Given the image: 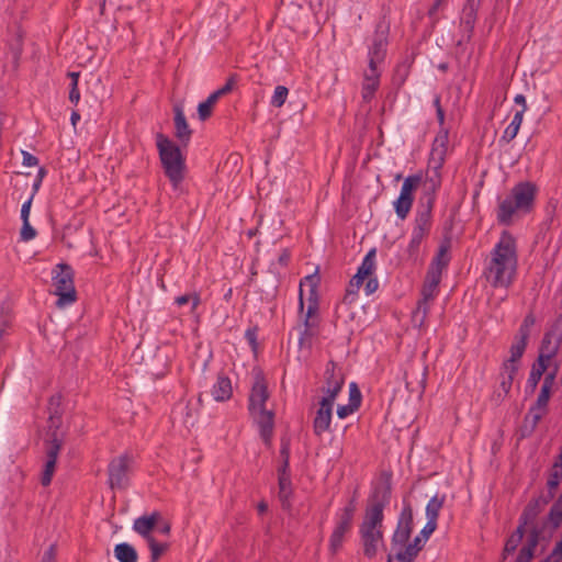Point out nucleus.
Instances as JSON below:
<instances>
[{
	"label": "nucleus",
	"mask_w": 562,
	"mask_h": 562,
	"mask_svg": "<svg viewBox=\"0 0 562 562\" xmlns=\"http://www.w3.org/2000/svg\"><path fill=\"white\" fill-rule=\"evenodd\" d=\"M391 497L392 473L383 471L372 485L359 525L363 555L370 560L376 557L380 547L384 548V509L390 505Z\"/></svg>",
	"instance_id": "1"
},
{
	"label": "nucleus",
	"mask_w": 562,
	"mask_h": 562,
	"mask_svg": "<svg viewBox=\"0 0 562 562\" xmlns=\"http://www.w3.org/2000/svg\"><path fill=\"white\" fill-rule=\"evenodd\" d=\"M516 240L510 233L504 231L499 241L491 251V260L486 268V279L493 288H509L517 273Z\"/></svg>",
	"instance_id": "2"
},
{
	"label": "nucleus",
	"mask_w": 562,
	"mask_h": 562,
	"mask_svg": "<svg viewBox=\"0 0 562 562\" xmlns=\"http://www.w3.org/2000/svg\"><path fill=\"white\" fill-rule=\"evenodd\" d=\"M414 528L413 508L408 502L403 503L395 530L391 538L390 553L386 562H414L418 555L419 541L408 543Z\"/></svg>",
	"instance_id": "3"
},
{
	"label": "nucleus",
	"mask_w": 562,
	"mask_h": 562,
	"mask_svg": "<svg viewBox=\"0 0 562 562\" xmlns=\"http://www.w3.org/2000/svg\"><path fill=\"white\" fill-rule=\"evenodd\" d=\"M538 187L531 181H521L513 187L505 198H498L496 218L498 224L509 226L516 213L528 214L535 207Z\"/></svg>",
	"instance_id": "4"
},
{
	"label": "nucleus",
	"mask_w": 562,
	"mask_h": 562,
	"mask_svg": "<svg viewBox=\"0 0 562 562\" xmlns=\"http://www.w3.org/2000/svg\"><path fill=\"white\" fill-rule=\"evenodd\" d=\"M156 146L165 175L176 189L183 181L186 173V158L181 154L180 145L173 143L162 133H158Z\"/></svg>",
	"instance_id": "5"
},
{
	"label": "nucleus",
	"mask_w": 562,
	"mask_h": 562,
	"mask_svg": "<svg viewBox=\"0 0 562 562\" xmlns=\"http://www.w3.org/2000/svg\"><path fill=\"white\" fill-rule=\"evenodd\" d=\"M535 324L536 316L532 312H529L525 316L518 328V331L514 336L512 346L509 348L510 356L503 361L499 372L508 374L510 378L515 379L520 367V359L522 358L528 345L531 328Z\"/></svg>",
	"instance_id": "6"
},
{
	"label": "nucleus",
	"mask_w": 562,
	"mask_h": 562,
	"mask_svg": "<svg viewBox=\"0 0 562 562\" xmlns=\"http://www.w3.org/2000/svg\"><path fill=\"white\" fill-rule=\"evenodd\" d=\"M535 324L536 316L532 312H529L525 316L518 328V331L514 336L512 346L509 348L510 356L503 361L499 372L508 374L510 378L515 379L520 367V359L522 358L528 345L531 328Z\"/></svg>",
	"instance_id": "7"
},
{
	"label": "nucleus",
	"mask_w": 562,
	"mask_h": 562,
	"mask_svg": "<svg viewBox=\"0 0 562 562\" xmlns=\"http://www.w3.org/2000/svg\"><path fill=\"white\" fill-rule=\"evenodd\" d=\"M74 277V269L68 263H58L53 270V285L55 288L53 293L58 296L56 306L59 308L77 301Z\"/></svg>",
	"instance_id": "8"
},
{
	"label": "nucleus",
	"mask_w": 562,
	"mask_h": 562,
	"mask_svg": "<svg viewBox=\"0 0 562 562\" xmlns=\"http://www.w3.org/2000/svg\"><path fill=\"white\" fill-rule=\"evenodd\" d=\"M133 462V456L127 452L110 461L108 465V483L111 490H125L128 486V474Z\"/></svg>",
	"instance_id": "9"
},
{
	"label": "nucleus",
	"mask_w": 562,
	"mask_h": 562,
	"mask_svg": "<svg viewBox=\"0 0 562 562\" xmlns=\"http://www.w3.org/2000/svg\"><path fill=\"white\" fill-rule=\"evenodd\" d=\"M324 397L336 401V397L341 392L342 386L345 384V375L341 373L340 370L337 369V363L334 360H329L326 363L324 371Z\"/></svg>",
	"instance_id": "10"
},
{
	"label": "nucleus",
	"mask_w": 562,
	"mask_h": 562,
	"mask_svg": "<svg viewBox=\"0 0 562 562\" xmlns=\"http://www.w3.org/2000/svg\"><path fill=\"white\" fill-rule=\"evenodd\" d=\"M440 281H441V277L439 276L437 269L435 271L434 270L427 271L425 281H424V284L422 288L423 299L418 301L417 310L414 315V317H416L420 313V311L423 312L420 325L423 324V322L426 317V314L428 312V301H430L435 297L437 288H438Z\"/></svg>",
	"instance_id": "11"
},
{
	"label": "nucleus",
	"mask_w": 562,
	"mask_h": 562,
	"mask_svg": "<svg viewBox=\"0 0 562 562\" xmlns=\"http://www.w3.org/2000/svg\"><path fill=\"white\" fill-rule=\"evenodd\" d=\"M267 381L261 372L255 375L251 391L248 398V411L254 415L257 409L266 408V402L269 400Z\"/></svg>",
	"instance_id": "12"
},
{
	"label": "nucleus",
	"mask_w": 562,
	"mask_h": 562,
	"mask_svg": "<svg viewBox=\"0 0 562 562\" xmlns=\"http://www.w3.org/2000/svg\"><path fill=\"white\" fill-rule=\"evenodd\" d=\"M353 518L341 513L337 514L336 526L329 538V551L333 554H336L341 549L345 536L352 529Z\"/></svg>",
	"instance_id": "13"
},
{
	"label": "nucleus",
	"mask_w": 562,
	"mask_h": 562,
	"mask_svg": "<svg viewBox=\"0 0 562 562\" xmlns=\"http://www.w3.org/2000/svg\"><path fill=\"white\" fill-rule=\"evenodd\" d=\"M335 401L322 397L319 401V407L316 411V415L313 420V430L317 437H321L324 432L329 431L333 406Z\"/></svg>",
	"instance_id": "14"
},
{
	"label": "nucleus",
	"mask_w": 562,
	"mask_h": 562,
	"mask_svg": "<svg viewBox=\"0 0 562 562\" xmlns=\"http://www.w3.org/2000/svg\"><path fill=\"white\" fill-rule=\"evenodd\" d=\"M259 428V435L267 447L271 446L274 429V412L267 408L257 409L252 415Z\"/></svg>",
	"instance_id": "15"
},
{
	"label": "nucleus",
	"mask_w": 562,
	"mask_h": 562,
	"mask_svg": "<svg viewBox=\"0 0 562 562\" xmlns=\"http://www.w3.org/2000/svg\"><path fill=\"white\" fill-rule=\"evenodd\" d=\"M438 164L434 167L432 175H427L423 183V196L420 198V204L429 207H434L436 201V192L441 186V175L439 172Z\"/></svg>",
	"instance_id": "16"
},
{
	"label": "nucleus",
	"mask_w": 562,
	"mask_h": 562,
	"mask_svg": "<svg viewBox=\"0 0 562 562\" xmlns=\"http://www.w3.org/2000/svg\"><path fill=\"white\" fill-rule=\"evenodd\" d=\"M173 113L175 137L178 139L180 146L187 147L191 140L193 131L188 124L182 105H175Z\"/></svg>",
	"instance_id": "17"
},
{
	"label": "nucleus",
	"mask_w": 562,
	"mask_h": 562,
	"mask_svg": "<svg viewBox=\"0 0 562 562\" xmlns=\"http://www.w3.org/2000/svg\"><path fill=\"white\" fill-rule=\"evenodd\" d=\"M389 25L380 22L376 24L375 32L372 38V44L369 47L368 55L375 56V59H385L389 37Z\"/></svg>",
	"instance_id": "18"
},
{
	"label": "nucleus",
	"mask_w": 562,
	"mask_h": 562,
	"mask_svg": "<svg viewBox=\"0 0 562 562\" xmlns=\"http://www.w3.org/2000/svg\"><path fill=\"white\" fill-rule=\"evenodd\" d=\"M549 503L550 502L546 499L542 495L531 498L525 506L521 515L519 516V522H522L524 525H527L529 527L537 526L536 520L538 516L541 514V512Z\"/></svg>",
	"instance_id": "19"
},
{
	"label": "nucleus",
	"mask_w": 562,
	"mask_h": 562,
	"mask_svg": "<svg viewBox=\"0 0 562 562\" xmlns=\"http://www.w3.org/2000/svg\"><path fill=\"white\" fill-rule=\"evenodd\" d=\"M432 209L425 205H419L414 220V233L428 236L432 226Z\"/></svg>",
	"instance_id": "20"
},
{
	"label": "nucleus",
	"mask_w": 562,
	"mask_h": 562,
	"mask_svg": "<svg viewBox=\"0 0 562 562\" xmlns=\"http://www.w3.org/2000/svg\"><path fill=\"white\" fill-rule=\"evenodd\" d=\"M477 11L479 9L474 8H462L461 16H460V26L463 30V36L462 40L458 42V46L462 44V42H470L473 36L474 26L477 19Z\"/></svg>",
	"instance_id": "21"
},
{
	"label": "nucleus",
	"mask_w": 562,
	"mask_h": 562,
	"mask_svg": "<svg viewBox=\"0 0 562 562\" xmlns=\"http://www.w3.org/2000/svg\"><path fill=\"white\" fill-rule=\"evenodd\" d=\"M159 518V512H154L149 516L144 515L138 517L134 520L133 529L147 541L148 539L154 538L151 536V531L155 529Z\"/></svg>",
	"instance_id": "22"
},
{
	"label": "nucleus",
	"mask_w": 562,
	"mask_h": 562,
	"mask_svg": "<svg viewBox=\"0 0 562 562\" xmlns=\"http://www.w3.org/2000/svg\"><path fill=\"white\" fill-rule=\"evenodd\" d=\"M449 142V131L446 127H440L431 148V159L437 161L438 167H442L445 156L447 154V146Z\"/></svg>",
	"instance_id": "23"
},
{
	"label": "nucleus",
	"mask_w": 562,
	"mask_h": 562,
	"mask_svg": "<svg viewBox=\"0 0 562 562\" xmlns=\"http://www.w3.org/2000/svg\"><path fill=\"white\" fill-rule=\"evenodd\" d=\"M212 395L216 402H225L232 397V382L224 373H218L216 383L212 387Z\"/></svg>",
	"instance_id": "24"
},
{
	"label": "nucleus",
	"mask_w": 562,
	"mask_h": 562,
	"mask_svg": "<svg viewBox=\"0 0 562 562\" xmlns=\"http://www.w3.org/2000/svg\"><path fill=\"white\" fill-rule=\"evenodd\" d=\"M58 428L57 425H55ZM63 448V439L58 438L57 429L49 431L44 440V452L47 461L57 462V458Z\"/></svg>",
	"instance_id": "25"
},
{
	"label": "nucleus",
	"mask_w": 562,
	"mask_h": 562,
	"mask_svg": "<svg viewBox=\"0 0 562 562\" xmlns=\"http://www.w3.org/2000/svg\"><path fill=\"white\" fill-rule=\"evenodd\" d=\"M414 54H412L411 56H406L402 61H400L396 65L392 76V83L397 89L402 88L405 81L407 80L412 65L414 64Z\"/></svg>",
	"instance_id": "26"
},
{
	"label": "nucleus",
	"mask_w": 562,
	"mask_h": 562,
	"mask_svg": "<svg viewBox=\"0 0 562 562\" xmlns=\"http://www.w3.org/2000/svg\"><path fill=\"white\" fill-rule=\"evenodd\" d=\"M562 525V493L554 499L543 520V528L555 531Z\"/></svg>",
	"instance_id": "27"
},
{
	"label": "nucleus",
	"mask_w": 562,
	"mask_h": 562,
	"mask_svg": "<svg viewBox=\"0 0 562 562\" xmlns=\"http://www.w3.org/2000/svg\"><path fill=\"white\" fill-rule=\"evenodd\" d=\"M560 346L561 342L544 334L540 342L539 356L537 359H542L543 362L549 363V361L558 355Z\"/></svg>",
	"instance_id": "28"
},
{
	"label": "nucleus",
	"mask_w": 562,
	"mask_h": 562,
	"mask_svg": "<svg viewBox=\"0 0 562 562\" xmlns=\"http://www.w3.org/2000/svg\"><path fill=\"white\" fill-rule=\"evenodd\" d=\"M375 254L376 249H370L364 256L362 263L359 266L356 273V282L359 280H367V278L371 277L375 270Z\"/></svg>",
	"instance_id": "29"
},
{
	"label": "nucleus",
	"mask_w": 562,
	"mask_h": 562,
	"mask_svg": "<svg viewBox=\"0 0 562 562\" xmlns=\"http://www.w3.org/2000/svg\"><path fill=\"white\" fill-rule=\"evenodd\" d=\"M549 363L543 362L542 359H537L536 362L531 366V370L529 373V378L527 380L526 391L532 393L537 389L538 383L540 382L542 375L547 371Z\"/></svg>",
	"instance_id": "30"
},
{
	"label": "nucleus",
	"mask_w": 562,
	"mask_h": 562,
	"mask_svg": "<svg viewBox=\"0 0 562 562\" xmlns=\"http://www.w3.org/2000/svg\"><path fill=\"white\" fill-rule=\"evenodd\" d=\"M449 248H450L449 240H447L446 243H443L439 246V249H438L436 256L434 257V259L428 268V271H431V270L435 271L437 269L439 276L441 277L442 270L449 265V261H450V258L448 256Z\"/></svg>",
	"instance_id": "31"
},
{
	"label": "nucleus",
	"mask_w": 562,
	"mask_h": 562,
	"mask_svg": "<svg viewBox=\"0 0 562 562\" xmlns=\"http://www.w3.org/2000/svg\"><path fill=\"white\" fill-rule=\"evenodd\" d=\"M551 397V390L547 386H541L540 393L536 402L529 408V415L541 414V418L547 415L549 408V401Z\"/></svg>",
	"instance_id": "32"
},
{
	"label": "nucleus",
	"mask_w": 562,
	"mask_h": 562,
	"mask_svg": "<svg viewBox=\"0 0 562 562\" xmlns=\"http://www.w3.org/2000/svg\"><path fill=\"white\" fill-rule=\"evenodd\" d=\"M426 236L412 232L411 240L406 248L407 260L413 265L422 261L420 259V245Z\"/></svg>",
	"instance_id": "33"
},
{
	"label": "nucleus",
	"mask_w": 562,
	"mask_h": 562,
	"mask_svg": "<svg viewBox=\"0 0 562 562\" xmlns=\"http://www.w3.org/2000/svg\"><path fill=\"white\" fill-rule=\"evenodd\" d=\"M114 557L119 562H137L138 560L136 549L126 542L119 543L114 547Z\"/></svg>",
	"instance_id": "34"
},
{
	"label": "nucleus",
	"mask_w": 562,
	"mask_h": 562,
	"mask_svg": "<svg viewBox=\"0 0 562 562\" xmlns=\"http://www.w3.org/2000/svg\"><path fill=\"white\" fill-rule=\"evenodd\" d=\"M290 451H291V440L288 437H282L280 439V464L277 469L278 473H291L290 471Z\"/></svg>",
	"instance_id": "35"
},
{
	"label": "nucleus",
	"mask_w": 562,
	"mask_h": 562,
	"mask_svg": "<svg viewBox=\"0 0 562 562\" xmlns=\"http://www.w3.org/2000/svg\"><path fill=\"white\" fill-rule=\"evenodd\" d=\"M561 480H562V469H557L554 467H551L549 477L547 481L548 492L546 495L541 494L549 502L554 499L557 490L559 488Z\"/></svg>",
	"instance_id": "36"
},
{
	"label": "nucleus",
	"mask_w": 562,
	"mask_h": 562,
	"mask_svg": "<svg viewBox=\"0 0 562 562\" xmlns=\"http://www.w3.org/2000/svg\"><path fill=\"white\" fill-rule=\"evenodd\" d=\"M541 419H542L541 414L537 413V414L529 415V412H528L524 417L521 426L519 427V430H518L519 438L524 439V438L530 437L535 432V430Z\"/></svg>",
	"instance_id": "37"
},
{
	"label": "nucleus",
	"mask_w": 562,
	"mask_h": 562,
	"mask_svg": "<svg viewBox=\"0 0 562 562\" xmlns=\"http://www.w3.org/2000/svg\"><path fill=\"white\" fill-rule=\"evenodd\" d=\"M547 528H543V525L541 527L539 526H532L529 528V533L527 538V542L525 546L521 547V549L532 552L535 554V551L541 540L542 532Z\"/></svg>",
	"instance_id": "38"
},
{
	"label": "nucleus",
	"mask_w": 562,
	"mask_h": 562,
	"mask_svg": "<svg viewBox=\"0 0 562 562\" xmlns=\"http://www.w3.org/2000/svg\"><path fill=\"white\" fill-rule=\"evenodd\" d=\"M446 496L435 495L430 498L426 506V517L428 520L437 521L439 517V513L445 504Z\"/></svg>",
	"instance_id": "39"
},
{
	"label": "nucleus",
	"mask_w": 562,
	"mask_h": 562,
	"mask_svg": "<svg viewBox=\"0 0 562 562\" xmlns=\"http://www.w3.org/2000/svg\"><path fill=\"white\" fill-rule=\"evenodd\" d=\"M414 203V198H407L404 194L398 195V198L394 201V210L398 218L405 220L411 212V209Z\"/></svg>",
	"instance_id": "40"
},
{
	"label": "nucleus",
	"mask_w": 562,
	"mask_h": 562,
	"mask_svg": "<svg viewBox=\"0 0 562 562\" xmlns=\"http://www.w3.org/2000/svg\"><path fill=\"white\" fill-rule=\"evenodd\" d=\"M437 521H434V520H428L427 519V522L426 525L424 526V528L422 529V531L419 532L418 536H416L413 541H409L408 540V543H415L417 542V540L419 541V544L417 546L418 547V553L423 550V548L425 547L426 544V541L428 540V538L435 532V530L437 529Z\"/></svg>",
	"instance_id": "41"
},
{
	"label": "nucleus",
	"mask_w": 562,
	"mask_h": 562,
	"mask_svg": "<svg viewBox=\"0 0 562 562\" xmlns=\"http://www.w3.org/2000/svg\"><path fill=\"white\" fill-rule=\"evenodd\" d=\"M217 101L218 99L211 93L205 101L199 103L198 115L200 121L204 122L212 116L213 108Z\"/></svg>",
	"instance_id": "42"
},
{
	"label": "nucleus",
	"mask_w": 562,
	"mask_h": 562,
	"mask_svg": "<svg viewBox=\"0 0 562 562\" xmlns=\"http://www.w3.org/2000/svg\"><path fill=\"white\" fill-rule=\"evenodd\" d=\"M422 183V176L420 175H412L408 176L402 186L401 194L406 195L407 198H414V193Z\"/></svg>",
	"instance_id": "43"
},
{
	"label": "nucleus",
	"mask_w": 562,
	"mask_h": 562,
	"mask_svg": "<svg viewBox=\"0 0 562 562\" xmlns=\"http://www.w3.org/2000/svg\"><path fill=\"white\" fill-rule=\"evenodd\" d=\"M148 547L150 549V561L157 562L164 552L168 549L167 543H159L155 538H150L147 540Z\"/></svg>",
	"instance_id": "44"
},
{
	"label": "nucleus",
	"mask_w": 562,
	"mask_h": 562,
	"mask_svg": "<svg viewBox=\"0 0 562 562\" xmlns=\"http://www.w3.org/2000/svg\"><path fill=\"white\" fill-rule=\"evenodd\" d=\"M548 337L562 344V314H560L544 333Z\"/></svg>",
	"instance_id": "45"
},
{
	"label": "nucleus",
	"mask_w": 562,
	"mask_h": 562,
	"mask_svg": "<svg viewBox=\"0 0 562 562\" xmlns=\"http://www.w3.org/2000/svg\"><path fill=\"white\" fill-rule=\"evenodd\" d=\"M289 89L284 86H277L271 98V105L274 108H281L288 98Z\"/></svg>",
	"instance_id": "46"
},
{
	"label": "nucleus",
	"mask_w": 562,
	"mask_h": 562,
	"mask_svg": "<svg viewBox=\"0 0 562 562\" xmlns=\"http://www.w3.org/2000/svg\"><path fill=\"white\" fill-rule=\"evenodd\" d=\"M237 79H238L237 74H232V75L227 78V80H226L225 85H224L223 87H221L220 89L215 90V91L213 92V94H214L218 100H220L222 97L227 95L228 93H231V92L234 90V88H235V86H236V83H237Z\"/></svg>",
	"instance_id": "47"
},
{
	"label": "nucleus",
	"mask_w": 562,
	"mask_h": 562,
	"mask_svg": "<svg viewBox=\"0 0 562 562\" xmlns=\"http://www.w3.org/2000/svg\"><path fill=\"white\" fill-rule=\"evenodd\" d=\"M364 280H359V282H356V274L351 278L349 281V284L346 289V294L344 297L345 302H353L356 300V296L358 295V291L360 286L363 284Z\"/></svg>",
	"instance_id": "48"
},
{
	"label": "nucleus",
	"mask_w": 562,
	"mask_h": 562,
	"mask_svg": "<svg viewBox=\"0 0 562 562\" xmlns=\"http://www.w3.org/2000/svg\"><path fill=\"white\" fill-rule=\"evenodd\" d=\"M56 463L53 461L45 460L44 468L41 475V484L43 486H48L52 483L55 470H56Z\"/></svg>",
	"instance_id": "49"
},
{
	"label": "nucleus",
	"mask_w": 562,
	"mask_h": 562,
	"mask_svg": "<svg viewBox=\"0 0 562 562\" xmlns=\"http://www.w3.org/2000/svg\"><path fill=\"white\" fill-rule=\"evenodd\" d=\"M380 87V82H362L361 98L363 102L369 103L374 98L376 90Z\"/></svg>",
	"instance_id": "50"
},
{
	"label": "nucleus",
	"mask_w": 562,
	"mask_h": 562,
	"mask_svg": "<svg viewBox=\"0 0 562 562\" xmlns=\"http://www.w3.org/2000/svg\"><path fill=\"white\" fill-rule=\"evenodd\" d=\"M308 306L307 312L304 318V327H312L313 323L311 322V318L315 315V313L318 310V296H311L308 295Z\"/></svg>",
	"instance_id": "51"
},
{
	"label": "nucleus",
	"mask_w": 562,
	"mask_h": 562,
	"mask_svg": "<svg viewBox=\"0 0 562 562\" xmlns=\"http://www.w3.org/2000/svg\"><path fill=\"white\" fill-rule=\"evenodd\" d=\"M519 128L520 127L517 124L510 122L498 140L499 145L503 146L509 144L517 136Z\"/></svg>",
	"instance_id": "52"
},
{
	"label": "nucleus",
	"mask_w": 562,
	"mask_h": 562,
	"mask_svg": "<svg viewBox=\"0 0 562 562\" xmlns=\"http://www.w3.org/2000/svg\"><path fill=\"white\" fill-rule=\"evenodd\" d=\"M520 544V541L516 538H512L510 536L506 539L505 546L503 548L502 554H501V562H505L508 555L513 554L518 546Z\"/></svg>",
	"instance_id": "53"
},
{
	"label": "nucleus",
	"mask_w": 562,
	"mask_h": 562,
	"mask_svg": "<svg viewBox=\"0 0 562 562\" xmlns=\"http://www.w3.org/2000/svg\"><path fill=\"white\" fill-rule=\"evenodd\" d=\"M357 503H358V490L356 488L352 493L351 498L348 501L346 506L340 510L345 516L355 517L357 512Z\"/></svg>",
	"instance_id": "54"
},
{
	"label": "nucleus",
	"mask_w": 562,
	"mask_h": 562,
	"mask_svg": "<svg viewBox=\"0 0 562 562\" xmlns=\"http://www.w3.org/2000/svg\"><path fill=\"white\" fill-rule=\"evenodd\" d=\"M190 301L192 302V308L191 310L194 311L199 306V304L201 302L200 295L198 293H193L192 295L191 294H184V295L176 297V303L178 305H180V306L189 303Z\"/></svg>",
	"instance_id": "55"
},
{
	"label": "nucleus",
	"mask_w": 562,
	"mask_h": 562,
	"mask_svg": "<svg viewBox=\"0 0 562 562\" xmlns=\"http://www.w3.org/2000/svg\"><path fill=\"white\" fill-rule=\"evenodd\" d=\"M362 395L357 385V383L351 382L349 385V403H352L353 406L360 407Z\"/></svg>",
	"instance_id": "56"
},
{
	"label": "nucleus",
	"mask_w": 562,
	"mask_h": 562,
	"mask_svg": "<svg viewBox=\"0 0 562 562\" xmlns=\"http://www.w3.org/2000/svg\"><path fill=\"white\" fill-rule=\"evenodd\" d=\"M293 494L292 488H284V491L279 490V501L281 503V507L284 510H290L292 507L291 497Z\"/></svg>",
	"instance_id": "57"
},
{
	"label": "nucleus",
	"mask_w": 562,
	"mask_h": 562,
	"mask_svg": "<svg viewBox=\"0 0 562 562\" xmlns=\"http://www.w3.org/2000/svg\"><path fill=\"white\" fill-rule=\"evenodd\" d=\"M36 234H37L36 229L31 226L29 221L23 222L22 228L20 232V236L23 241L32 240L33 238H35Z\"/></svg>",
	"instance_id": "58"
},
{
	"label": "nucleus",
	"mask_w": 562,
	"mask_h": 562,
	"mask_svg": "<svg viewBox=\"0 0 562 562\" xmlns=\"http://www.w3.org/2000/svg\"><path fill=\"white\" fill-rule=\"evenodd\" d=\"M514 379L508 374H504L499 372V389L505 392V394H509L512 390Z\"/></svg>",
	"instance_id": "59"
},
{
	"label": "nucleus",
	"mask_w": 562,
	"mask_h": 562,
	"mask_svg": "<svg viewBox=\"0 0 562 562\" xmlns=\"http://www.w3.org/2000/svg\"><path fill=\"white\" fill-rule=\"evenodd\" d=\"M359 407L353 406L352 403H349L347 405H339L337 407V416L341 419L348 417L352 413H355Z\"/></svg>",
	"instance_id": "60"
},
{
	"label": "nucleus",
	"mask_w": 562,
	"mask_h": 562,
	"mask_svg": "<svg viewBox=\"0 0 562 562\" xmlns=\"http://www.w3.org/2000/svg\"><path fill=\"white\" fill-rule=\"evenodd\" d=\"M278 486L280 491L292 488L291 473H278Z\"/></svg>",
	"instance_id": "61"
},
{
	"label": "nucleus",
	"mask_w": 562,
	"mask_h": 562,
	"mask_svg": "<svg viewBox=\"0 0 562 562\" xmlns=\"http://www.w3.org/2000/svg\"><path fill=\"white\" fill-rule=\"evenodd\" d=\"M305 281L310 283V295L311 296H317V285L319 282V277L317 273L310 274L305 277Z\"/></svg>",
	"instance_id": "62"
},
{
	"label": "nucleus",
	"mask_w": 562,
	"mask_h": 562,
	"mask_svg": "<svg viewBox=\"0 0 562 562\" xmlns=\"http://www.w3.org/2000/svg\"><path fill=\"white\" fill-rule=\"evenodd\" d=\"M548 557L554 560V562L562 561V538L555 543L554 548Z\"/></svg>",
	"instance_id": "63"
},
{
	"label": "nucleus",
	"mask_w": 562,
	"mask_h": 562,
	"mask_svg": "<svg viewBox=\"0 0 562 562\" xmlns=\"http://www.w3.org/2000/svg\"><path fill=\"white\" fill-rule=\"evenodd\" d=\"M535 554L532 552L520 549L515 562H531Z\"/></svg>",
	"instance_id": "64"
}]
</instances>
